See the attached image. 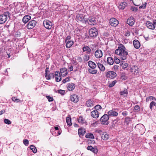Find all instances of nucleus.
<instances>
[{"label": "nucleus", "instance_id": "obj_1", "mask_svg": "<svg viewBox=\"0 0 156 156\" xmlns=\"http://www.w3.org/2000/svg\"><path fill=\"white\" fill-rule=\"evenodd\" d=\"M115 53L119 55L122 60H124L126 59L128 55V52L124 45L120 44L118 48L115 50Z\"/></svg>", "mask_w": 156, "mask_h": 156}, {"label": "nucleus", "instance_id": "obj_2", "mask_svg": "<svg viewBox=\"0 0 156 156\" xmlns=\"http://www.w3.org/2000/svg\"><path fill=\"white\" fill-rule=\"evenodd\" d=\"M109 119L108 115L105 114L102 116L100 119V121L102 122V124L104 125H107L108 124V120Z\"/></svg>", "mask_w": 156, "mask_h": 156}, {"label": "nucleus", "instance_id": "obj_3", "mask_svg": "<svg viewBox=\"0 0 156 156\" xmlns=\"http://www.w3.org/2000/svg\"><path fill=\"white\" fill-rule=\"evenodd\" d=\"M9 14V12H5L4 14L0 15V24L5 23L7 19V16Z\"/></svg>", "mask_w": 156, "mask_h": 156}, {"label": "nucleus", "instance_id": "obj_4", "mask_svg": "<svg viewBox=\"0 0 156 156\" xmlns=\"http://www.w3.org/2000/svg\"><path fill=\"white\" fill-rule=\"evenodd\" d=\"M89 34L90 37H95L98 34V30L95 27H93L90 30Z\"/></svg>", "mask_w": 156, "mask_h": 156}, {"label": "nucleus", "instance_id": "obj_5", "mask_svg": "<svg viewBox=\"0 0 156 156\" xmlns=\"http://www.w3.org/2000/svg\"><path fill=\"white\" fill-rule=\"evenodd\" d=\"M49 69H46L45 73V78L47 80H50L51 78H54L55 76V75L53 73H49V72L48 71Z\"/></svg>", "mask_w": 156, "mask_h": 156}, {"label": "nucleus", "instance_id": "obj_6", "mask_svg": "<svg viewBox=\"0 0 156 156\" xmlns=\"http://www.w3.org/2000/svg\"><path fill=\"white\" fill-rule=\"evenodd\" d=\"M43 24L44 27L47 29H50L51 28L52 23L48 20H45L43 21Z\"/></svg>", "mask_w": 156, "mask_h": 156}, {"label": "nucleus", "instance_id": "obj_7", "mask_svg": "<svg viewBox=\"0 0 156 156\" xmlns=\"http://www.w3.org/2000/svg\"><path fill=\"white\" fill-rule=\"evenodd\" d=\"M36 22L35 20H32L27 25V27L28 29L33 28L36 24Z\"/></svg>", "mask_w": 156, "mask_h": 156}, {"label": "nucleus", "instance_id": "obj_8", "mask_svg": "<svg viewBox=\"0 0 156 156\" xmlns=\"http://www.w3.org/2000/svg\"><path fill=\"white\" fill-rule=\"evenodd\" d=\"M145 24L147 27L149 29L151 30H154V21L153 23L150 21H147L146 22Z\"/></svg>", "mask_w": 156, "mask_h": 156}, {"label": "nucleus", "instance_id": "obj_9", "mask_svg": "<svg viewBox=\"0 0 156 156\" xmlns=\"http://www.w3.org/2000/svg\"><path fill=\"white\" fill-rule=\"evenodd\" d=\"M109 23L111 26L114 27L116 26L119 24L118 20L113 18L110 20Z\"/></svg>", "mask_w": 156, "mask_h": 156}, {"label": "nucleus", "instance_id": "obj_10", "mask_svg": "<svg viewBox=\"0 0 156 156\" xmlns=\"http://www.w3.org/2000/svg\"><path fill=\"white\" fill-rule=\"evenodd\" d=\"M116 76V73L113 71L108 72L106 74V76L111 79H113Z\"/></svg>", "mask_w": 156, "mask_h": 156}, {"label": "nucleus", "instance_id": "obj_11", "mask_svg": "<svg viewBox=\"0 0 156 156\" xmlns=\"http://www.w3.org/2000/svg\"><path fill=\"white\" fill-rule=\"evenodd\" d=\"M55 80L56 82H58L61 80L62 78L59 71H56L55 72Z\"/></svg>", "mask_w": 156, "mask_h": 156}, {"label": "nucleus", "instance_id": "obj_12", "mask_svg": "<svg viewBox=\"0 0 156 156\" xmlns=\"http://www.w3.org/2000/svg\"><path fill=\"white\" fill-rule=\"evenodd\" d=\"M88 23L91 25H94L96 24V20L94 17H90L87 20Z\"/></svg>", "mask_w": 156, "mask_h": 156}, {"label": "nucleus", "instance_id": "obj_13", "mask_svg": "<svg viewBox=\"0 0 156 156\" xmlns=\"http://www.w3.org/2000/svg\"><path fill=\"white\" fill-rule=\"evenodd\" d=\"M94 55L97 58H100L103 55L102 51L101 50H98L95 52Z\"/></svg>", "mask_w": 156, "mask_h": 156}, {"label": "nucleus", "instance_id": "obj_14", "mask_svg": "<svg viewBox=\"0 0 156 156\" xmlns=\"http://www.w3.org/2000/svg\"><path fill=\"white\" fill-rule=\"evenodd\" d=\"M70 100L75 103L79 101V98L77 95L76 94L72 95L70 96Z\"/></svg>", "mask_w": 156, "mask_h": 156}, {"label": "nucleus", "instance_id": "obj_15", "mask_svg": "<svg viewBox=\"0 0 156 156\" xmlns=\"http://www.w3.org/2000/svg\"><path fill=\"white\" fill-rule=\"evenodd\" d=\"M91 116L94 118H97L98 117L99 114L98 111L97 110H94L91 113Z\"/></svg>", "mask_w": 156, "mask_h": 156}, {"label": "nucleus", "instance_id": "obj_16", "mask_svg": "<svg viewBox=\"0 0 156 156\" xmlns=\"http://www.w3.org/2000/svg\"><path fill=\"white\" fill-rule=\"evenodd\" d=\"M75 85L73 83H69L67 84V89L69 91L73 90L75 88Z\"/></svg>", "mask_w": 156, "mask_h": 156}, {"label": "nucleus", "instance_id": "obj_17", "mask_svg": "<svg viewBox=\"0 0 156 156\" xmlns=\"http://www.w3.org/2000/svg\"><path fill=\"white\" fill-rule=\"evenodd\" d=\"M83 52H86L87 54H89L91 52V49L88 46H84L82 48Z\"/></svg>", "mask_w": 156, "mask_h": 156}, {"label": "nucleus", "instance_id": "obj_18", "mask_svg": "<svg viewBox=\"0 0 156 156\" xmlns=\"http://www.w3.org/2000/svg\"><path fill=\"white\" fill-rule=\"evenodd\" d=\"M133 43L134 46L135 48L138 49L140 47V44L138 40H134Z\"/></svg>", "mask_w": 156, "mask_h": 156}, {"label": "nucleus", "instance_id": "obj_19", "mask_svg": "<svg viewBox=\"0 0 156 156\" xmlns=\"http://www.w3.org/2000/svg\"><path fill=\"white\" fill-rule=\"evenodd\" d=\"M127 23L130 26H132L134 23V21L133 18L128 19L127 21Z\"/></svg>", "mask_w": 156, "mask_h": 156}, {"label": "nucleus", "instance_id": "obj_20", "mask_svg": "<svg viewBox=\"0 0 156 156\" xmlns=\"http://www.w3.org/2000/svg\"><path fill=\"white\" fill-rule=\"evenodd\" d=\"M87 149L90 150L94 153H97L98 152V149L97 148H94L91 146H90L87 147Z\"/></svg>", "mask_w": 156, "mask_h": 156}, {"label": "nucleus", "instance_id": "obj_21", "mask_svg": "<svg viewBox=\"0 0 156 156\" xmlns=\"http://www.w3.org/2000/svg\"><path fill=\"white\" fill-rule=\"evenodd\" d=\"M76 19L78 21L83 22L84 21V17L81 14H77L76 16Z\"/></svg>", "mask_w": 156, "mask_h": 156}, {"label": "nucleus", "instance_id": "obj_22", "mask_svg": "<svg viewBox=\"0 0 156 156\" xmlns=\"http://www.w3.org/2000/svg\"><path fill=\"white\" fill-rule=\"evenodd\" d=\"M108 116L113 115L116 116L118 114L117 112L113 110H111L108 111Z\"/></svg>", "mask_w": 156, "mask_h": 156}, {"label": "nucleus", "instance_id": "obj_23", "mask_svg": "<svg viewBox=\"0 0 156 156\" xmlns=\"http://www.w3.org/2000/svg\"><path fill=\"white\" fill-rule=\"evenodd\" d=\"M88 65L91 68H95L97 66L94 62L91 61L88 62Z\"/></svg>", "mask_w": 156, "mask_h": 156}, {"label": "nucleus", "instance_id": "obj_24", "mask_svg": "<svg viewBox=\"0 0 156 156\" xmlns=\"http://www.w3.org/2000/svg\"><path fill=\"white\" fill-rule=\"evenodd\" d=\"M101 138L104 140H107L109 137V135L106 132H103L101 136Z\"/></svg>", "mask_w": 156, "mask_h": 156}, {"label": "nucleus", "instance_id": "obj_25", "mask_svg": "<svg viewBox=\"0 0 156 156\" xmlns=\"http://www.w3.org/2000/svg\"><path fill=\"white\" fill-rule=\"evenodd\" d=\"M31 19V16H26L23 19V21L24 23H27Z\"/></svg>", "mask_w": 156, "mask_h": 156}, {"label": "nucleus", "instance_id": "obj_26", "mask_svg": "<svg viewBox=\"0 0 156 156\" xmlns=\"http://www.w3.org/2000/svg\"><path fill=\"white\" fill-rule=\"evenodd\" d=\"M94 103L91 99H90L86 101V105L87 107H91L94 105Z\"/></svg>", "mask_w": 156, "mask_h": 156}, {"label": "nucleus", "instance_id": "obj_27", "mask_svg": "<svg viewBox=\"0 0 156 156\" xmlns=\"http://www.w3.org/2000/svg\"><path fill=\"white\" fill-rule=\"evenodd\" d=\"M86 133V131L85 129L80 128L78 129V134L79 136H83Z\"/></svg>", "mask_w": 156, "mask_h": 156}, {"label": "nucleus", "instance_id": "obj_28", "mask_svg": "<svg viewBox=\"0 0 156 156\" xmlns=\"http://www.w3.org/2000/svg\"><path fill=\"white\" fill-rule=\"evenodd\" d=\"M127 5V4L126 2L121 3L119 5V8L120 9H125Z\"/></svg>", "mask_w": 156, "mask_h": 156}, {"label": "nucleus", "instance_id": "obj_29", "mask_svg": "<svg viewBox=\"0 0 156 156\" xmlns=\"http://www.w3.org/2000/svg\"><path fill=\"white\" fill-rule=\"evenodd\" d=\"M65 42L66 43V47L68 48L71 47L73 44V42L72 41H67L66 42Z\"/></svg>", "mask_w": 156, "mask_h": 156}, {"label": "nucleus", "instance_id": "obj_30", "mask_svg": "<svg viewBox=\"0 0 156 156\" xmlns=\"http://www.w3.org/2000/svg\"><path fill=\"white\" fill-rule=\"evenodd\" d=\"M78 121L79 123H81L84 124L86 123L85 120L82 116H80L78 119Z\"/></svg>", "mask_w": 156, "mask_h": 156}, {"label": "nucleus", "instance_id": "obj_31", "mask_svg": "<svg viewBox=\"0 0 156 156\" xmlns=\"http://www.w3.org/2000/svg\"><path fill=\"white\" fill-rule=\"evenodd\" d=\"M151 100H154L156 101V99L154 97L150 96L147 97L146 99V101L147 102H148L149 101Z\"/></svg>", "mask_w": 156, "mask_h": 156}, {"label": "nucleus", "instance_id": "obj_32", "mask_svg": "<svg viewBox=\"0 0 156 156\" xmlns=\"http://www.w3.org/2000/svg\"><path fill=\"white\" fill-rule=\"evenodd\" d=\"M108 63L110 65H112L114 61L112 57H108L107 58Z\"/></svg>", "mask_w": 156, "mask_h": 156}, {"label": "nucleus", "instance_id": "obj_33", "mask_svg": "<svg viewBox=\"0 0 156 156\" xmlns=\"http://www.w3.org/2000/svg\"><path fill=\"white\" fill-rule=\"evenodd\" d=\"M90 57L88 54H85L83 58V60L84 62H87L90 59Z\"/></svg>", "mask_w": 156, "mask_h": 156}, {"label": "nucleus", "instance_id": "obj_34", "mask_svg": "<svg viewBox=\"0 0 156 156\" xmlns=\"http://www.w3.org/2000/svg\"><path fill=\"white\" fill-rule=\"evenodd\" d=\"M66 122L68 125L71 126L72 123L71 122V119L70 117H67L66 118Z\"/></svg>", "mask_w": 156, "mask_h": 156}, {"label": "nucleus", "instance_id": "obj_35", "mask_svg": "<svg viewBox=\"0 0 156 156\" xmlns=\"http://www.w3.org/2000/svg\"><path fill=\"white\" fill-rule=\"evenodd\" d=\"M30 149L32 150V151L34 153H36L37 149L36 147L33 145H31L30 146Z\"/></svg>", "mask_w": 156, "mask_h": 156}, {"label": "nucleus", "instance_id": "obj_36", "mask_svg": "<svg viewBox=\"0 0 156 156\" xmlns=\"http://www.w3.org/2000/svg\"><path fill=\"white\" fill-rule=\"evenodd\" d=\"M89 72L91 74H95L97 73V71L95 69H88Z\"/></svg>", "mask_w": 156, "mask_h": 156}, {"label": "nucleus", "instance_id": "obj_37", "mask_svg": "<svg viewBox=\"0 0 156 156\" xmlns=\"http://www.w3.org/2000/svg\"><path fill=\"white\" fill-rule=\"evenodd\" d=\"M86 137L87 138L94 139V136L92 133H87L86 135Z\"/></svg>", "mask_w": 156, "mask_h": 156}, {"label": "nucleus", "instance_id": "obj_38", "mask_svg": "<svg viewBox=\"0 0 156 156\" xmlns=\"http://www.w3.org/2000/svg\"><path fill=\"white\" fill-rule=\"evenodd\" d=\"M116 82L117 81L116 80H115L113 81L112 83H109L108 85L109 87H111L114 86L116 83Z\"/></svg>", "mask_w": 156, "mask_h": 156}, {"label": "nucleus", "instance_id": "obj_39", "mask_svg": "<svg viewBox=\"0 0 156 156\" xmlns=\"http://www.w3.org/2000/svg\"><path fill=\"white\" fill-rule=\"evenodd\" d=\"M128 91L126 89H125L123 91H122L120 92L121 95H123L125 94H127Z\"/></svg>", "mask_w": 156, "mask_h": 156}, {"label": "nucleus", "instance_id": "obj_40", "mask_svg": "<svg viewBox=\"0 0 156 156\" xmlns=\"http://www.w3.org/2000/svg\"><path fill=\"white\" fill-rule=\"evenodd\" d=\"M129 71H130L131 73H134V74H136V73H138V70H137L136 69H129Z\"/></svg>", "mask_w": 156, "mask_h": 156}, {"label": "nucleus", "instance_id": "obj_41", "mask_svg": "<svg viewBox=\"0 0 156 156\" xmlns=\"http://www.w3.org/2000/svg\"><path fill=\"white\" fill-rule=\"evenodd\" d=\"M136 127L139 128V127H140L141 128H142V129L143 130V132H144V126L143 125L141 124H137Z\"/></svg>", "mask_w": 156, "mask_h": 156}, {"label": "nucleus", "instance_id": "obj_42", "mask_svg": "<svg viewBox=\"0 0 156 156\" xmlns=\"http://www.w3.org/2000/svg\"><path fill=\"white\" fill-rule=\"evenodd\" d=\"M12 100L13 101L15 102H21V101L20 100H19L17 98L15 97H12Z\"/></svg>", "mask_w": 156, "mask_h": 156}, {"label": "nucleus", "instance_id": "obj_43", "mask_svg": "<svg viewBox=\"0 0 156 156\" xmlns=\"http://www.w3.org/2000/svg\"><path fill=\"white\" fill-rule=\"evenodd\" d=\"M119 65H120L121 66L120 67H122V68H126L128 66V64L126 63L124 64L122 63V64H119Z\"/></svg>", "mask_w": 156, "mask_h": 156}, {"label": "nucleus", "instance_id": "obj_44", "mask_svg": "<svg viewBox=\"0 0 156 156\" xmlns=\"http://www.w3.org/2000/svg\"><path fill=\"white\" fill-rule=\"evenodd\" d=\"M140 110V107L138 105H136L134 108V110L136 112H137L139 111Z\"/></svg>", "mask_w": 156, "mask_h": 156}, {"label": "nucleus", "instance_id": "obj_45", "mask_svg": "<svg viewBox=\"0 0 156 156\" xmlns=\"http://www.w3.org/2000/svg\"><path fill=\"white\" fill-rule=\"evenodd\" d=\"M130 121V118L129 117H126L125 119V122L128 125Z\"/></svg>", "mask_w": 156, "mask_h": 156}, {"label": "nucleus", "instance_id": "obj_46", "mask_svg": "<svg viewBox=\"0 0 156 156\" xmlns=\"http://www.w3.org/2000/svg\"><path fill=\"white\" fill-rule=\"evenodd\" d=\"M114 62L117 63L118 64L120 63V60H119V58H118L116 57H114Z\"/></svg>", "mask_w": 156, "mask_h": 156}, {"label": "nucleus", "instance_id": "obj_47", "mask_svg": "<svg viewBox=\"0 0 156 156\" xmlns=\"http://www.w3.org/2000/svg\"><path fill=\"white\" fill-rule=\"evenodd\" d=\"M94 108L97 110L101 109V107L100 105H97L94 107Z\"/></svg>", "mask_w": 156, "mask_h": 156}, {"label": "nucleus", "instance_id": "obj_48", "mask_svg": "<svg viewBox=\"0 0 156 156\" xmlns=\"http://www.w3.org/2000/svg\"><path fill=\"white\" fill-rule=\"evenodd\" d=\"M46 97L48 99V101L49 102L52 101H53V97H50L49 96H46Z\"/></svg>", "mask_w": 156, "mask_h": 156}, {"label": "nucleus", "instance_id": "obj_49", "mask_svg": "<svg viewBox=\"0 0 156 156\" xmlns=\"http://www.w3.org/2000/svg\"><path fill=\"white\" fill-rule=\"evenodd\" d=\"M4 122L5 123L8 125L10 124H11V121L8 119H4Z\"/></svg>", "mask_w": 156, "mask_h": 156}, {"label": "nucleus", "instance_id": "obj_50", "mask_svg": "<svg viewBox=\"0 0 156 156\" xmlns=\"http://www.w3.org/2000/svg\"><path fill=\"white\" fill-rule=\"evenodd\" d=\"M98 66L99 68H105L103 65L100 63H98Z\"/></svg>", "mask_w": 156, "mask_h": 156}, {"label": "nucleus", "instance_id": "obj_51", "mask_svg": "<svg viewBox=\"0 0 156 156\" xmlns=\"http://www.w3.org/2000/svg\"><path fill=\"white\" fill-rule=\"evenodd\" d=\"M24 144L26 146H27L29 144V141L27 139H25L23 140Z\"/></svg>", "mask_w": 156, "mask_h": 156}, {"label": "nucleus", "instance_id": "obj_52", "mask_svg": "<svg viewBox=\"0 0 156 156\" xmlns=\"http://www.w3.org/2000/svg\"><path fill=\"white\" fill-rule=\"evenodd\" d=\"M58 92L59 94H61L62 95H63L64 94L65 90H58Z\"/></svg>", "mask_w": 156, "mask_h": 156}, {"label": "nucleus", "instance_id": "obj_53", "mask_svg": "<svg viewBox=\"0 0 156 156\" xmlns=\"http://www.w3.org/2000/svg\"><path fill=\"white\" fill-rule=\"evenodd\" d=\"M69 80V79L68 77L66 78L65 79L63 80L62 81V82L64 83H66L67 82H68Z\"/></svg>", "mask_w": 156, "mask_h": 156}, {"label": "nucleus", "instance_id": "obj_54", "mask_svg": "<svg viewBox=\"0 0 156 156\" xmlns=\"http://www.w3.org/2000/svg\"><path fill=\"white\" fill-rule=\"evenodd\" d=\"M96 132L100 134L101 136L102 134L103 133V132L101 130H96Z\"/></svg>", "mask_w": 156, "mask_h": 156}, {"label": "nucleus", "instance_id": "obj_55", "mask_svg": "<svg viewBox=\"0 0 156 156\" xmlns=\"http://www.w3.org/2000/svg\"><path fill=\"white\" fill-rule=\"evenodd\" d=\"M130 35V32L128 30H127V31H126L125 34V36H129Z\"/></svg>", "mask_w": 156, "mask_h": 156}, {"label": "nucleus", "instance_id": "obj_56", "mask_svg": "<svg viewBox=\"0 0 156 156\" xmlns=\"http://www.w3.org/2000/svg\"><path fill=\"white\" fill-rule=\"evenodd\" d=\"M131 10L133 11H136L137 10V9L135 7H131Z\"/></svg>", "mask_w": 156, "mask_h": 156}, {"label": "nucleus", "instance_id": "obj_57", "mask_svg": "<svg viewBox=\"0 0 156 156\" xmlns=\"http://www.w3.org/2000/svg\"><path fill=\"white\" fill-rule=\"evenodd\" d=\"M67 69H60L61 73H64L65 71H67Z\"/></svg>", "mask_w": 156, "mask_h": 156}, {"label": "nucleus", "instance_id": "obj_58", "mask_svg": "<svg viewBox=\"0 0 156 156\" xmlns=\"http://www.w3.org/2000/svg\"><path fill=\"white\" fill-rule=\"evenodd\" d=\"M64 72V73H63L61 74L62 76H65L67 74V71H65Z\"/></svg>", "mask_w": 156, "mask_h": 156}, {"label": "nucleus", "instance_id": "obj_59", "mask_svg": "<svg viewBox=\"0 0 156 156\" xmlns=\"http://www.w3.org/2000/svg\"><path fill=\"white\" fill-rule=\"evenodd\" d=\"M71 39V37L70 36H68L65 40V42H66L67 40H69Z\"/></svg>", "mask_w": 156, "mask_h": 156}, {"label": "nucleus", "instance_id": "obj_60", "mask_svg": "<svg viewBox=\"0 0 156 156\" xmlns=\"http://www.w3.org/2000/svg\"><path fill=\"white\" fill-rule=\"evenodd\" d=\"M122 114L124 116H126L127 114V112L126 111H124L122 113Z\"/></svg>", "mask_w": 156, "mask_h": 156}, {"label": "nucleus", "instance_id": "obj_61", "mask_svg": "<svg viewBox=\"0 0 156 156\" xmlns=\"http://www.w3.org/2000/svg\"><path fill=\"white\" fill-rule=\"evenodd\" d=\"M118 122V120L116 119H115L112 122V123H113L114 125H115Z\"/></svg>", "mask_w": 156, "mask_h": 156}, {"label": "nucleus", "instance_id": "obj_62", "mask_svg": "<svg viewBox=\"0 0 156 156\" xmlns=\"http://www.w3.org/2000/svg\"><path fill=\"white\" fill-rule=\"evenodd\" d=\"M146 6V5L144 4L143 5H141L140 7V9H144Z\"/></svg>", "mask_w": 156, "mask_h": 156}, {"label": "nucleus", "instance_id": "obj_63", "mask_svg": "<svg viewBox=\"0 0 156 156\" xmlns=\"http://www.w3.org/2000/svg\"><path fill=\"white\" fill-rule=\"evenodd\" d=\"M121 79H122V80H124L126 79V78L125 76L122 75L121 76Z\"/></svg>", "mask_w": 156, "mask_h": 156}, {"label": "nucleus", "instance_id": "obj_64", "mask_svg": "<svg viewBox=\"0 0 156 156\" xmlns=\"http://www.w3.org/2000/svg\"><path fill=\"white\" fill-rule=\"evenodd\" d=\"M154 28L156 27V20L154 21Z\"/></svg>", "mask_w": 156, "mask_h": 156}]
</instances>
